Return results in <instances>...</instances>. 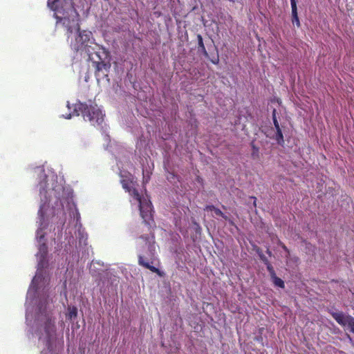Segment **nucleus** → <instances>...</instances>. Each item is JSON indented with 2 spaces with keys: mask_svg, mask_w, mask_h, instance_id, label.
Returning <instances> with one entry per match:
<instances>
[{
  "mask_svg": "<svg viewBox=\"0 0 354 354\" xmlns=\"http://www.w3.org/2000/svg\"><path fill=\"white\" fill-rule=\"evenodd\" d=\"M77 31L78 35L75 38V42L72 44V48L75 51H84L88 60L93 59V53H103L105 56L107 55L108 51L106 48L94 42L91 31L80 30V26L77 28Z\"/></svg>",
  "mask_w": 354,
  "mask_h": 354,
  "instance_id": "nucleus-2",
  "label": "nucleus"
},
{
  "mask_svg": "<svg viewBox=\"0 0 354 354\" xmlns=\"http://www.w3.org/2000/svg\"><path fill=\"white\" fill-rule=\"evenodd\" d=\"M143 178H144V183H147V181H148V180H149V177H148L147 178H146V177L144 176H143Z\"/></svg>",
  "mask_w": 354,
  "mask_h": 354,
  "instance_id": "nucleus-21",
  "label": "nucleus"
},
{
  "mask_svg": "<svg viewBox=\"0 0 354 354\" xmlns=\"http://www.w3.org/2000/svg\"><path fill=\"white\" fill-rule=\"evenodd\" d=\"M278 245L281 247V248L287 252V256L290 255V250L286 246V245L282 243L280 240H278Z\"/></svg>",
  "mask_w": 354,
  "mask_h": 354,
  "instance_id": "nucleus-16",
  "label": "nucleus"
},
{
  "mask_svg": "<svg viewBox=\"0 0 354 354\" xmlns=\"http://www.w3.org/2000/svg\"><path fill=\"white\" fill-rule=\"evenodd\" d=\"M138 263L140 266H142L145 268L149 269L151 272L156 273L160 277H162L164 275V273L162 271H160L158 268L150 265L148 261H146L143 256L140 255L138 257Z\"/></svg>",
  "mask_w": 354,
  "mask_h": 354,
  "instance_id": "nucleus-6",
  "label": "nucleus"
},
{
  "mask_svg": "<svg viewBox=\"0 0 354 354\" xmlns=\"http://www.w3.org/2000/svg\"><path fill=\"white\" fill-rule=\"evenodd\" d=\"M204 210L205 211H213L216 216H221L223 218H224L225 221H229V217L226 216L224 213L222 212L221 210H220L218 208L216 207L215 206L211 205H207Z\"/></svg>",
  "mask_w": 354,
  "mask_h": 354,
  "instance_id": "nucleus-8",
  "label": "nucleus"
},
{
  "mask_svg": "<svg viewBox=\"0 0 354 354\" xmlns=\"http://www.w3.org/2000/svg\"><path fill=\"white\" fill-rule=\"evenodd\" d=\"M267 252V254H268V255L271 256L272 252L270 251V250H269V249H268V250H267V252Z\"/></svg>",
  "mask_w": 354,
  "mask_h": 354,
  "instance_id": "nucleus-22",
  "label": "nucleus"
},
{
  "mask_svg": "<svg viewBox=\"0 0 354 354\" xmlns=\"http://www.w3.org/2000/svg\"><path fill=\"white\" fill-rule=\"evenodd\" d=\"M333 318L342 326H348L351 332L354 333V317L351 315H346L342 312H334L331 313Z\"/></svg>",
  "mask_w": 354,
  "mask_h": 354,
  "instance_id": "nucleus-5",
  "label": "nucleus"
},
{
  "mask_svg": "<svg viewBox=\"0 0 354 354\" xmlns=\"http://www.w3.org/2000/svg\"><path fill=\"white\" fill-rule=\"evenodd\" d=\"M290 4L292 10V24H296L297 27H299L301 24L298 17L296 0H290Z\"/></svg>",
  "mask_w": 354,
  "mask_h": 354,
  "instance_id": "nucleus-7",
  "label": "nucleus"
},
{
  "mask_svg": "<svg viewBox=\"0 0 354 354\" xmlns=\"http://www.w3.org/2000/svg\"><path fill=\"white\" fill-rule=\"evenodd\" d=\"M251 198H252V199L254 200L253 205H254V207H255L257 206V203H256V202H257V198H256V197H254V196H252V197H251Z\"/></svg>",
  "mask_w": 354,
  "mask_h": 354,
  "instance_id": "nucleus-20",
  "label": "nucleus"
},
{
  "mask_svg": "<svg viewBox=\"0 0 354 354\" xmlns=\"http://www.w3.org/2000/svg\"><path fill=\"white\" fill-rule=\"evenodd\" d=\"M122 187L138 203L140 214L143 223L149 229L155 226V221L152 214V204L149 199L142 197L138 189L133 187V178L121 180Z\"/></svg>",
  "mask_w": 354,
  "mask_h": 354,
  "instance_id": "nucleus-1",
  "label": "nucleus"
},
{
  "mask_svg": "<svg viewBox=\"0 0 354 354\" xmlns=\"http://www.w3.org/2000/svg\"><path fill=\"white\" fill-rule=\"evenodd\" d=\"M77 315V308L75 306H73L69 308L68 317L73 319L76 317Z\"/></svg>",
  "mask_w": 354,
  "mask_h": 354,
  "instance_id": "nucleus-13",
  "label": "nucleus"
},
{
  "mask_svg": "<svg viewBox=\"0 0 354 354\" xmlns=\"http://www.w3.org/2000/svg\"><path fill=\"white\" fill-rule=\"evenodd\" d=\"M259 257L266 266L268 265V263H270V261H268V259L266 258V257L263 254H262V253L259 254Z\"/></svg>",
  "mask_w": 354,
  "mask_h": 354,
  "instance_id": "nucleus-17",
  "label": "nucleus"
},
{
  "mask_svg": "<svg viewBox=\"0 0 354 354\" xmlns=\"http://www.w3.org/2000/svg\"><path fill=\"white\" fill-rule=\"evenodd\" d=\"M266 268L270 274V277L276 274L274 268L272 267L270 263L266 265Z\"/></svg>",
  "mask_w": 354,
  "mask_h": 354,
  "instance_id": "nucleus-14",
  "label": "nucleus"
},
{
  "mask_svg": "<svg viewBox=\"0 0 354 354\" xmlns=\"http://www.w3.org/2000/svg\"><path fill=\"white\" fill-rule=\"evenodd\" d=\"M43 206L44 205H41L40 208H39V209L38 211V214L41 217V219H43L44 216V212H43Z\"/></svg>",
  "mask_w": 354,
  "mask_h": 354,
  "instance_id": "nucleus-18",
  "label": "nucleus"
},
{
  "mask_svg": "<svg viewBox=\"0 0 354 354\" xmlns=\"http://www.w3.org/2000/svg\"><path fill=\"white\" fill-rule=\"evenodd\" d=\"M252 147L253 149V151L252 153V156L253 158H258L259 157V147H256L253 143L252 144Z\"/></svg>",
  "mask_w": 354,
  "mask_h": 354,
  "instance_id": "nucleus-15",
  "label": "nucleus"
},
{
  "mask_svg": "<svg viewBox=\"0 0 354 354\" xmlns=\"http://www.w3.org/2000/svg\"><path fill=\"white\" fill-rule=\"evenodd\" d=\"M274 138L276 140L277 143L280 145H282L284 143L283 135L281 131V127L279 129H276V134Z\"/></svg>",
  "mask_w": 354,
  "mask_h": 354,
  "instance_id": "nucleus-10",
  "label": "nucleus"
},
{
  "mask_svg": "<svg viewBox=\"0 0 354 354\" xmlns=\"http://www.w3.org/2000/svg\"><path fill=\"white\" fill-rule=\"evenodd\" d=\"M271 279H272V281L273 283L274 284V286L281 288H284L285 284H284L283 281L281 278L278 277L275 274L273 277H271Z\"/></svg>",
  "mask_w": 354,
  "mask_h": 354,
  "instance_id": "nucleus-11",
  "label": "nucleus"
},
{
  "mask_svg": "<svg viewBox=\"0 0 354 354\" xmlns=\"http://www.w3.org/2000/svg\"><path fill=\"white\" fill-rule=\"evenodd\" d=\"M80 213L77 212V219L78 220L80 218Z\"/></svg>",
  "mask_w": 354,
  "mask_h": 354,
  "instance_id": "nucleus-23",
  "label": "nucleus"
},
{
  "mask_svg": "<svg viewBox=\"0 0 354 354\" xmlns=\"http://www.w3.org/2000/svg\"><path fill=\"white\" fill-rule=\"evenodd\" d=\"M197 39H198V51L201 53H202L205 57H208V53L206 50V48L205 47L203 37L200 34L197 35Z\"/></svg>",
  "mask_w": 354,
  "mask_h": 354,
  "instance_id": "nucleus-9",
  "label": "nucleus"
},
{
  "mask_svg": "<svg viewBox=\"0 0 354 354\" xmlns=\"http://www.w3.org/2000/svg\"><path fill=\"white\" fill-rule=\"evenodd\" d=\"M97 57V59L93 57V60H90L92 62V66L95 69V77L99 82L102 80L104 77H107L109 70L110 68V64H106L104 61L109 55V53L105 56L103 53H93Z\"/></svg>",
  "mask_w": 354,
  "mask_h": 354,
  "instance_id": "nucleus-4",
  "label": "nucleus"
},
{
  "mask_svg": "<svg viewBox=\"0 0 354 354\" xmlns=\"http://www.w3.org/2000/svg\"><path fill=\"white\" fill-rule=\"evenodd\" d=\"M272 118L275 129L280 128L279 122L277 118V110L275 109H274L272 111Z\"/></svg>",
  "mask_w": 354,
  "mask_h": 354,
  "instance_id": "nucleus-12",
  "label": "nucleus"
},
{
  "mask_svg": "<svg viewBox=\"0 0 354 354\" xmlns=\"http://www.w3.org/2000/svg\"><path fill=\"white\" fill-rule=\"evenodd\" d=\"M57 17V20H58L59 21H61V18H60V17Z\"/></svg>",
  "mask_w": 354,
  "mask_h": 354,
  "instance_id": "nucleus-24",
  "label": "nucleus"
},
{
  "mask_svg": "<svg viewBox=\"0 0 354 354\" xmlns=\"http://www.w3.org/2000/svg\"><path fill=\"white\" fill-rule=\"evenodd\" d=\"M44 191V189L43 190H40V194H42V192Z\"/></svg>",
  "mask_w": 354,
  "mask_h": 354,
  "instance_id": "nucleus-25",
  "label": "nucleus"
},
{
  "mask_svg": "<svg viewBox=\"0 0 354 354\" xmlns=\"http://www.w3.org/2000/svg\"><path fill=\"white\" fill-rule=\"evenodd\" d=\"M68 30L70 31V32H71V28H68Z\"/></svg>",
  "mask_w": 354,
  "mask_h": 354,
  "instance_id": "nucleus-26",
  "label": "nucleus"
},
{
  "mask_svg": "<svg viewBox=\"0 0 354 354\" xmlns=\"http://www.w3.org/2000/svg\"><path fill=\"white\" fill-rule=\"evenodd\" d=\"M75 111L80 112L77 115L81 113L85 120H88L94 126L100 124L104 120V114L96 104L78 103L75 104Z\"/></svg>",
  "mask_w": 354,
  "mask_h": 354,
  "instance_id": "nucleus-3",
  "label": "nucleus"
},
{
  "mask_svg": "<svg viewBox=\"0 0 354 354\" xmlns=\"http://www.w3.org/2000/svg\"><path fill=\"white\" fill-rule=\"evenodd\" d=\"M40 251H43L44 252L43 257H44V255L46 254V246L45 244H44L43 245L41 246Z\"/></svg>",
  "mask_w": 354,
  "mask_h": 354,
  "instance_id": "nucleus-19",
  "label": "nucleus"
}]
</instances>
